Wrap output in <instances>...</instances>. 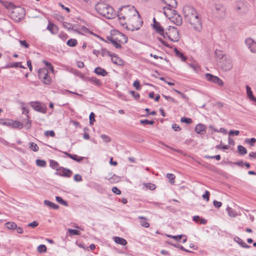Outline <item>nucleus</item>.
<instances>
[{
    "instance_id": "obj_1",
    "label": "nucleus",
    "mask_w": 256,
    "mask_h": 256,
    "mask_svg": "<svg viewBox=\"0 0 256 256\" xmlns=\"http://www.w3.org/2000/svg\"><path fill=\"white\" fill-rule=\"evenodd\" d=\"M118 17L120 20V22L122 25L124 24L123 22L122 21V20H130L132 18L138 21V24L136 26H132V28L127 26L128 29L132 31L138 30L143 23L142 21L140 20L138 12L134 6H125L120 8L118 12Z\"/></svg>"
},
{
    "instance_id": "obj_2",
    "label": "nucleus",
    "mask_w": 256,
    "mask_h": 256,
    "mask_svg": "<svg viewBox=\"0 0 256 256\" xmlns=\"http://www.w3.org/2000/svg\"><path fill=\"white\" fill-rule=\"evenodd\" d=\"M95 8L98 14L108 19H112L116 16L114 8L105 3L98 2Z\"/></svg>"
},
{
    "instance_id": "obj_3",
    "label": "nucleus",
    "mask_w": 256,
    "mask_h": 256,
    "mask_svg": "<svg viewBox=\"0 0 256 256\" xmlns=\"http://www.w3.org/2000/svg\"><path fill=\"white\" fill-rule=\"evenodd\" d=\"M165 34L172 42H178L180 39L179 32L178 29L174 26H170Z\"/></svg>"
},
{
    "instance_id": "obj_4",
    "label": "nucleus",
    "mask_w": 256,
    "mask_h": 256,
    "mask_svg": "<svg viewBox=\"0 0 256 256\" xmlns=\"http://www.w3.org/2000/svg\"><path fill=\"white\" fill-rule=\"evenodd\" d=\"M38 76L39 79L45 84L48 85L52 82V78L48 75L47 68H42L39 69L38 70Z\"/></svg>"
},
{
    "instance_id": "obj_5",
    "label": "nucleus",
    "mask_w": 256,
    "mask_h": 256,
    "mask_svg": "<svg viewBox=\"0 0 256 256\" xmlns=\"http://www.w3.org/2000/svg\"><path fill=\"white\" fill-rule=\"evenodd\" d=\"M191 25L192 27L196 30L200 31L202 28V22L199 15H196L194 17L187 21Z\"/></svg>"
},
{
    "instance_id": "obj_6",
    "label": "nucleus",
    "mask_w": 256,
    "mask_h": 256,
    "mask_svg": "<svg viewBox=\"0 0 256 256\" xmlns=\"http://www.w3.org/2000/svg\"><path fill=\"white\" fill-rule=\"evenodd\" d=\"M24 14V10L23 8L20 6L14 7L11 12V17L16 21H19Z\"/></svg>"
},
{
    "instance_id": "obj_7",
    "label": "nucleus",
    "mask_w": 256,
    "mask_h": 256,
    "mask_svg": "<svg viewBox=\"0 0 256 256\" xmlns=\"http://www.w3.org/2000/svg\"><path fill=\"white\" fill-rule=\"evenodd\" d=\"M215 16L218 18H224L226 14V9L225 7L221 4H216L213 10Z\"/></svg>"
},
{
    "instance_id": "obj_8",
    "label": "nucleus",
    "mask_w": 256,
    "mask_h": 256,
    "mask_svg": "<svg viewBox=\"0 0 256 256\" xmlns=\"http://www.w3.org/2000/svg\"><path fill=\"white\" fill-rule=\"evenodd\" d=\"M235 9L236 12L240 14H246L249 10L248 4L244 2H238L236 4Z\"/></svg>"
},
{
    "instance_id": "obj_9",
    "label": "nucleus",
    "mask_w": 256,
    "mask_h": 256,
    "mask_svg": "<svg viewBox=\"0 0 256 256\" xmlns=\"http://www.w3.org/2000/svg\"><path fill=\"white\" fill-rule=\"evenodd\" d=\"M183 12L186 21L190 19L191 18L194 17V16L198 14L195 9L189 6H186L184 7Z\"/></svg>"
},
{
    "instance_id": "obj_10",
    "label": "nucleus",
    "mask_w": 256,
    "mask_h": 256,
    "mask_svg": "<svg viewBox=\"0 0 256 256\" xmlns=\"http://www.w3.org/2000/svg\"><path fill=\"white\" fill-rule=\"evenodd\" d=\"M30 105L36 112L42 114L46 112L47 108L44 104L39 102H32Z\"/></svg>"
},
{
    "instance_id": "obj_11",
    "label": "nucleus",
    "mask_w": 256,
    "mask_h": 256,
    "mask_svg": "<svg viewBox=\"0 0 256 256\" xmlns=\"http://www.w3.org/2000/svg\"><path fill=\"white\" fill-rule=\"evenodd\" d=\"M219 66L224 71L229 70L232 67V60L230 59H226V57L224 58V56H222V60L219 62Z\"/></svg>"
},
{
    "instance_id": "obj_12",
    "label": "nucleus",
    "mask_w": 256,
    "mask_h": 256,
    "mask_svg": "<svg viewBox=\"0 0 256 256\" xmlns=\"http://www.w3.org/2000/svg\"><path fill=\"white\" fill-rule=\"evenodd\" d=\"M205 78L208 81L217 84L219 86H224V82L222 80L217 76L212 75L209 73H206L205 74Z\"/></svg>"
},
{
    "instance_id": "obj_13",
    "label": "nucleus",
    "mask_w": 256,
    "mask_h": 256,
    "mask_svg": "<svg viewBox=\"0 0 256 256\" xmlns=\"http://www.w3.org/2000/svg\"><path fill=\"white\" fill-rule=\"evenodd\" d=\"M245 43L252 52L256 53V42L251 38H248L245 40Z\"/></svg>"
},
{
    "instance_id": "obj_14",
    "label": "nucleus",
    "mask_w": 256,
    "mask_h": 256,
    "mask_svg": "<svg viewBox=\"0 0 256 256\" xmlns=\"http://www.w3.org/2000/svg\"><path fill=\"white\" fill-rule=\"evenodd\" d=\"M172 8H166V6L163 8L164 14L166 17L178 15V12L176 10H172Z\"/></svg>"
},
{
    "instance_id": "obj_15",
    "label": "nucleus",
    "mask_w": 256,
    "mask_h": 256,
    "mask_svg": "<svg viewBox=\"0 0 256 256\" xmlns=\"http://www.w3.org/2000/svg\"><path fill=\"white\" fill-rule=\"evenodd\" d=\"M72 174V172L70 170L66 168H64L62 167L60 170L59 172H56V174H57L67 178H70Z\"/></svg>"
},
{
    "instance_id": "obj_16",
    "label": "nucleus",
    "mask_w": 256,
    "mask_h": 256,
    "mask_svg": "<svg viewBox=\"0 0 256 256\" xmlns=\"http://www.w3.org/2000/svg\"><path fill=\"white\" fill-rule=\"evenodd\" d=\"M152 27L161 36H163L165 38V33L164 28L160 25V22H155V24H153Z\"/></svg>"
},
{
    "instance_id": "obj_17",
    "label": "nucleus",
    "mask_w": 256,
    "mask_h": 256,
    "mask_svg": "<svg viewBox=\"0 0 256 256\" xmlns=\"http://www.w3.org/2000/svg\"><path fill=\"white\" fill-rule=\"evenodd\" d=\"M111 60L112 62L118 66H122L124 64V61L120 58L114 54H112Z\"/></svg>"
},
{
    "instance_id": "obj_18",
    "label": "nucleus",
    "mask_w": 256,
    "mask_h": 256,
    "mask_svg": "<svg viewBox=\"0 0 256 256\" xmlns=\"http://www.w3.org/2000/svg\"><path fill=\"white\" fill-rule=\"evenodd\" d=\"M46 29L50 31L51 34H58V27L51 22H48V24L47 26Z\"/></svg>"
},
{
    "instance_id": "obj_19",
    "label": "nucleus",
    "mask_w": 256,
    "mask_h": 256,
    "mask_svg": "<svg viewBox=\"0 0 256 256\" xmlns=\"http://www.w3.org/2000/svg\"><path fill=\"white\" fill-rule=\"evenodd\" d=\"M4 124L6 125L12 126L13 128H17L18 129H21L24 127V124L22 122L18 121L4 122Z\"/></svg>"
},
{
    "instance_id": "obj_20",
    "label": "nucleus",
    "mask_w": 256,
    "mask_h": 256,
    "mask_svg": "<svg viewBox=\"0 0 256 256\" xmlns=\"http://www.w3.org/2000/svg\"><path fill=\"white\" fill-rule=\"evenodd\" d=\"M169 18L177 26H180L182 23V18L180 14L176 16H170Z\"/></svg>"
},
{
    "instance_id": "obj_21",
    "label": "nucleus",
    "mask_w": 256,
    "mask_h": 256,
    "mask_svg": "<svg viewBox=\"0 0 256 256\" xmlns=\"http://www.w3.org/2000/svg\"><path fill=\"white\" fill-rule=\"evenodd\" d=\"M116 32L117 36L116 38L118 42L122 43H126L128 41L127 36L119 32Z\"/></svg>"
},
{
    "instance_id": "obj_22",
    "label": "nucleus",
    "mask_w": 256,
    "mask_h": 256,
    "mask_svg": "<svg viewBox=\"0 0 256 256\" xmlns=\"http://www.w3.org/2000/svg\"><path fill=\"white\" fill-rule=\"evenodd\" d=\"M246 90L248 97L252 102H255L254 104L256 105V98L253 95L252 92L248 86H246Z\"/></svg>"
},
{
    "instance_id": "obj_23",
    "label": "nucleus",
    "mask_w": 256,
    "mask_h": 256,
    "mask_svg": "<svg viewBox=\"0 0 256 256\" xmlns=\"http://www.w3.org/2000/svg\"><path fill=\"white\" fill-rule=\"evenodd\" d=\"M234 240L238 244L242 247L248 248H250V246L248 245L244 240L238 236L234 238Z\"/></svg>"
},
{
    "instance_id": "obj_24",
    "label": "nucleus",
    "mask_w": 256,
    "mask_h": 256,
    "mask_svg": "<svg viewBox=\"0 0 256 256\" xmlns=\"http://www.w3.org/2000/svg\"><path fill=\"white\" fill-rule=\"evenodd\" d=\"M195 130L198 134H202L206 132V127L204 125L200 124L196 126Z\"/></svg>"
},
{
    "instance_id": "obj_25",
    "label": "nucleus",
    "mask_w": 256,
    "mask_h": 256,
    "mask_svg": "<svg viewBox=\"0 0 256 256\" xmlns=\"http://www.w3.org/2000/svg\"><path fill=\"white\" fill-rule=\"evenodd\" d=\"M94 72L98 75H100L102 76H106L108 74L104 69L100 67H96L94 69Z\"/></svg>"
},
{
    "instance_id": "obj_26",
    "label": "nucleus",
    "mask_w": 256,
    "mask_h": 256,
    "mask_svg": "<svg viewBox=\"0 0 256 256\" xmlns=\"http://www.w3.org/2000/svg\"><path fill=\"white\" fill-rule=\"evenodd\" d=\"M44 202L45 206H48L50 208L58 210L59 208L58 205L48 200H44Z\"/></svg>"
},
{
    "instance_id": "obj_27",
    "label": "nucleus",
    "mask_w": 256,
    "mask_h": 256,
    "mask_svg": "<svg viewBox=\"0 0 256 256\" xmlns=\"http://www.w3.org/2000/svg\"><path fill=\"white\" fill-rule=\"evenodd\" d=\"M64 154L66 155H67L69 158L77 162H80L84 158V157L78 156L76 154H72L67 152H65Z\"/></svg>"
},
{
    "instance_id": "obj_28",
    "label": "nucleus",
    "mask_w": 256,
    "mask_h": 256,
    "mask_svg": "<svg viewBox=\"0 0 256 256\" xmlns=\"http://www.w3.org/2000/svg\"><path fill=\"white\" fill-rule=\"evenodd\" d=\"M138 218L142 220L140 221V224L141 226L144 228H148L150 226L149 223L147 222L148 219L142 216H139Z\"/></svg>"
},
{
    "instance_id": "obj_29",
    "label": "nucleus",
    "mask_w": 256,
    "mask_h": 256,
    "mask_svg": "<svg viewBox=\"0 0 256 256\" xmlns=\"http://www.w3.org/2000/svg\"><path fill=\"white\" fill-rule=\"evenodd\" d=\"M192 220L196 223L202 224H205L206 223V220L203 218H200L198 216H195L193 217Z\"/></svg>"
},
{
    "instance_id": "obj_30",
    "label": "nucleus",
    "mask_w": 256,
    "mask_h": 256,
    "mask_svg": "<svg viewBox=\"0 0 256 256\" xmlns=\"http://www.w3.org/2000/svg\"><path fill=\"white\" fill-rule=\"evenodd\" d=\"M50 162V166L52 168L56 170L57 171H58L61 169L59 166V164L56 161L51 160Z\"/></svg>"
},
{
    "instance_id": "obj_31",
    "label": "nucleus",
    "mask_w": 256,
    "mask_h": 256,
    "mask_svg": "<svg viewBox=\"0 0 256 256\" xmlns=\"http://www.w3.org/2000/svg\"><path fill=\"white\" fill-rule=\"evenodd\" d=\"M105 178L108 180L112 184L117 182L120 180V177L114 174L109 178Z\"/></svg>"
},
{
    "instance_id": "obj_32",
    "label": "nucleus",
    "mask_w": 256,
    "mask_h": 256,
    "mask_svg": "<svg viewBox=\"0 0 256 256\" xmlns=\"http://www.w3.org/2000/svg\"><path fill=\"white\" fill-rule=\"evenodd\" d=\"M174 52L176 56L180 58L182 61H186L187 59V58L184 56V54L180 52L176 48H174Z\"/></svg>"
},
{
    "instance_id": "obj_33",
    "label": "nucleus",
    "mask_w": 256,
    "mask_h": 256,
    "mask_svg": "<svg viewBox=\"0 0 256 256\" xmlns=\"http://www.w3.org/2000/svg\"><path fill=\"white\" fill-rule=\"evenodd\" d=\"M114 242L116 244H121L122 246H125L127 244V242L125 239L118 236H116L114 238Z\"/></svg>"
},
{
    "instance_id": "obj_34",
    "label": "nucleus",
    "mask_w": 256,
    "mask_h": 256,
    "mask_svg": "<svg viewBox=\"0 0 256 256\" xmlns=\"http://www.w3.org/2000/svg\"><path fill=\"white\" fill-rule=\"evenodd\" d=\"M6 226L10 230H15L16 228V224L12 222H8L5 224Z\"/></svg>"
},
{
    "instance_id": "obj_35",
    "label": "nucleus",
    "mask_w": 256,
    "mask_h": 256,
    "mask_svg": "<svg viewBox=\"0 0 256 256\" xmlns=\"http://www.w3.org/2000/svg\"><path fill=\"white\" fill-rule=\"evenodd\" d=\"M229 216L231 217H236L237 215L236 212L232 208L228 206L226 209Z\"/></svg>"
},
{
    "instance_id": "obj_36",
    "label": "nucleus",
    "mask_w": 256,
    "mask_h": 256,
    "mask_svg": "<svg viewBox=\"0 0 256 256\" xmlns=\"http://www.w3.org/2000/svg\"><path fill=\"white\" fill-rule=\"evenodd\" d=\"M20 64V62H14L7 64L4 68H18Z\"/></svg>"
},
{
    "instance_id": "obj_37",
    "label": "nucleus",
    "mask_w": 256,
    "mask_h": 256,
    "mask_svg": "<svg viewBox=\"0 0 256 256\" xmlns=\"http://www.w3.org/2000/svg\"><path fill=\"white\" fill-rule=\"evenodd\" d=\"M238 150L239 154L242 156L246 154L247 152L246 149L242 145H238Z\"/></svg>"
},
{
    "instance_id": "obj_38",
    "label": "nucleus",
    "mask_w": 256,
    "mask_h": 256,
    "mask_svg": "<svg viewBox=\"0 0 256 256\" xmlns=\"http://www.w3.org/2000/svg\"><path fill=\"white\" fill-rule=\"evenodd\" d=\"M78 44V42L76 39L71 38L68 40L66 42V44L70 46H74Z\"/></svg>"
},
{
    "instance_id": "obj_39",
    "label": "nucleus",
    "mask_w": 256,
    "mask_h": 256,
    "mask_svg": "<svg viewBox=\"0 0 256 256\" xmlns=\"http://www.w3.org/2000/svg\"><path fill=\"white\" fill-rule=\"evenodd\" d=\"M36 165L40 167L44 168L46 166V162L43 160L38 159L36 161Z\"/></svg>"
},
{
    "instance_id": "obj_40",
    "label": "nucleus",
    "mask_w": 256,
    "mask_h": 256,
    "mask_svg": "<svg viewBox=\"0 0 256 256\" xmlns=\"http://www.w3.org/2000/svg\"><path fill=\"white\" fill-rule=\"evenodd\" d=\"M56 200L60 204L64 205V206H68V202L64 200L61 197L59 196H56Z\"/></svg>"
},
{
    "instance_id": "obj_41",
    "label": "nucleus",
    "mask_w": 256,
    "mask_h": 256,
    "mask_svg": "<svg viewBox=\"0 0 256 256\" xmlns=\"http://www.w3.org/2000/svg\"><path fill=\"white\" fill-rule=\"evenodd\" d=\"M154 120H140V123L143 125L150 124L152 125L154 124Z\"/></svg>"
},
{
    "instance_id": "obj_42",
    "label": "nucleus",
    "mask_w": 256,
    "mask_h": 256,
    "mask_svg": "<svg viewBox=\"0 0 256 256\" xmlns=\"http://www.w3.org/2000/svg\"><path fill=\"white\" fill-rule=\"evenodd\" d=\"M90 82L96 86H100L102 84L100 80L95 77H92Z\"/></svg>"
},
{
    "instance_id": "obj_43",
    "label": "nucleus",
    "mask_w": 256,
    "mask_h": 256,
    "mask_svg": "<svg viewBox=\"0 0 256 256\" xmlns=\"http://www.w3.org/2000/svg\"><path fill=\"white\" fill-rule=\"evenodd\" d=\"M63 26L68 30H73L74 28V26L72 24L67 22H63Z\"/></svg>"
},
{
    "instance_id": "obj_44",
    "label": "nucleus",
    "mask_w": 256,
    "mask_h": 256,
    "mask_svg": "<svg viewBox=\"0 0 256 256\" xmlns=\"http://www.w3.org/2000/svg\"><path fill=\"white\" fill-rule=\"evenodd\" d=\"M100 54L102 56H112V54H110V52H108L105 48L101 49Z\"/></svg>"
},
{
    "instance_id": "obj_45",
    "label": "nucleus",
    "mask_w": 256,
    "mask_h": 256,
    "mask_svg": "<svg viewBox=\"0 0 256 256\" xmlns=\"http://www.w3.org/2000/svg\"><path fill=\"white\" fill-rule=\"evenodd\" d=\"M68 232L70 233V235H80V231L76 230H73L69 228L68 229Z\"/></svg>"
},
{
    "instance_id": "obj_46",
    "label": "nucleus",
    "mask_w": 256,
    "mask_h": 256,
    "mask_svg": "<svg viewBox=\"0 0 256 256\" xmlns=\"http://www.w3.org/2000/svg\"><path fill=\"white\" fill-rule=\"evenodd\" d=\"M204 158H207V159L215 158L217 160H220V154H218V155H216V156H208V155H206V156H204Z\"/></svg>"
},
{
    "instance_id": "obj_47",
    "label": "nucleus",
    "mask_w": 256,
    "mask_h": 256,
    "mask_svg": "<svg viewBox=\"0 0 256 256\" xmlns=\"http://www.w3.org/2000/svg\"><path fill=\"white\" fill-rule=\"evenodd\" d=\"M100 137L103 140L104 142H110L111 141L110 138L106 134H102Z\"/></svg>"
},
{
    "instance_id": "obj_48",
    "label": "nucleus",
    "mask_w": 256,
    "mask_h": 256,
    "mask_svg": "<svg viewBox=\"0 0 256 256\" xmlns=\"http://www.w3.org/2000/svg\"><path fill=\"white\" fill-rule=\"evenodd\" d=\"M167 8H174L177 6V2L176 0H171L169 4H168Z\"/></svg>"
},
{
    "instance_id": "obj_49",
    "label": "nucleus",
    "mask_w": 256,
    "mask_h": 256,
    "mask_svg": "<svg viewBox=\"0 0 256 256\" xmlns=\"http://www.w3.org/2000/svg\"><path fill=\"white\" fill-rule=\"evenodd\" d=\"M46 248L44 244H40L38 247V251L40 252H46Z\"/></svg>"
},
{
    "instance_id": "obj_50",
    "label": "nucleus",
    "mask_w": 256,
    "mask_h": 256,
    "mask_svg": "<svg viewBox=\"0 0 256 256\" xmlns=\"http://www.w3.org/2000/svg\"><path fill=\"white\" fill-rule=\"evenodd\" d=\"M180 121L182 122H185L188 124H190L192 122V120L190 118H188L186 117H182L181 118Z\"/></svg>"
},
{
    "instance_id": "obj_51",
    "label": "nucleus",
    "mask_w": 256,
    "mask_h": 256,
    "mask_svg": "<svg viewBox=\"0 0 256 256\" xmlns=\"http://www.w3.org/2000/svg\"><path fill=\"white\" fill-rule=\"evenodd\" d=\"M244 142L247 144H253L256 142V139L254 138H246Z\"/></svg>"
},
{
    "instance_id": "obj_52",
    "label": "nucleus",
    "mask_w": 256,
    "mask_h": 256,
    "mask_svg": "<svg viewBox=\"0 0 256 256\" xmlns=\"http://www.w3.org/2000/svg\"><path fill=\"white\" fill-rule=\"evenodd\" d=\"M95 115L92 112L89 116V119H90V124L92 125L94 124V122L95 121L94 119Z\"/></svg>"
},
{
    "instance_id": "obj_53",
    "label": "nucleus",
    "mask_w": 256,
    "mask_h": 256,
    "mask_svg": "<svg viewBox=\"0 0 256 256\" xmlns=\"http://www.w3.org/2000/svg\"><path fill=\"white\" fill-rule=\"evenodd\" d=\"M175 247L180 249L182 250H183L184 252H192L190 250H188L186 249L182 246L180 244H177V245H174Z\"/></svg>"
},
{
    "instance_id": "obj_54",
    "label": "nucleus",
    "mask_w": 256,
    "mask_h": 256,
    "mask_svg": "<svg viewBox=\"0 0 256 256\" xmlns=\"http://www.w3.org/2000/svg\"><path fill=\"white\" fill-rule=\"evenodd\" d=\"M133 86L136 88V89L138 90H140V82L138 80H136Z\"/></svg>"
},
{
    "instance_id": "obj_55",
    "label": "nucleus",
    "mask_w": 256,
    "mask_h": 256,
    "mask_svg": "<svg viewBox=\"0 0 256 256\" xmlns=\"http://www.w3.org/2000/svg\"><path fill=\"white\" fill-rule=\"evenodd\" d=\"M22 46H23L25 48H28L30 46V44L26 42V40H20L19 41Z\"/></svg>"
},
{
    "instance_id": "obj_56",
    "label": "nucleus",
    "mask_w": 256,
    "mask_h": 256,
    "mask_svg": "<svg viewBox=\"0 0 256 256\" xmlns=\"http://www.w3.org/2000/svg\"><path fill=\"white\" fill-rule=\"evenodd\" d=\"M58 36L60 39H62L64 41L66 40V39L68 38V35L64 32H60Z\"/></svg>"
},
{
    "instance_id": "obj_57",
    "label": "nucleus",
    "mask_w": 256,
    "mask_h": 256,
    "mask_svg": "<svg viewBox=\"0 0 256 256\" xmlns=\"http://www.w3.org/2000/svg\"><path fill=\"white\" fill-rule=\"evenodd\" d=\"M38 225V222L37 221H33L32 222L29 223L27 226H28L31 227L32 228H35Z\"/></svg>"
},
{
    "instance_id": "obj_58",
    "label": "nucleus",
    "mask_w": 256,
    "mask_h": 256,
    "mask_svg": "<svg viewBox=\"0 0 256 256\" xmlns=\"http://www.w3.org/2000/svg\"><path fill=\"white\" fill-rule=\"evenodd\" d=\"M215 148L216 149H222L226 150L229 148V145H216Z\"/></svg>"
},
{
    "instance_id": "obj_59",
    "label": "nucleus",
    "mask_w": 256,
    "mask_h": 256,
    "mask_svg": "<svg viewBox=\"0 0 256 256\" xmlns=\"http://www.w3.org/2000/svg\"><path fill=\"white\" fill-rule=\"evenodd\" d=\"M162 96L166 100H169L170 102H174L175 104H177V102L173 98H172L170 96H166V95H164V94H162Z\"/></svg>"
},
{
    "instance_id": "obj_60",
    "label": "nucleus",
    "mask_w": 256,
    "mask_h": 256,
    "mask_svg": "<svg viewBox=\"0 0 256 256\" xmlns=\"http://www.w3.org/2000/svg\"><path fill=\"white\" fill-rule=\"evenodd\" d=\"M130 93L132 96L136 99L138 100L140 98V94L138 93L135 92L134 91L131 90Z\"/></svg>"
},
{
    "instance_id": "obj_61",
    "label": "nucleus",
    "mask_w": 256,
    "mask_h": 256,
    "mask_svg": "<svg viewBox=\"0 0 256 256\" xmlns=\"http://www.w3.org/2000/svg\"><path fill=\"white\" fill-rule=\"evenodd\" d=\"M202 198L206 200V201L209 200L210 192L208 190H206L204 194L202 195Z\"/></svg>"
},
{
    "instance_id": "obj_62",
    "label": "nucleus",
    "mask_w": 256,
    "mask_h": 256,
    "mask_svg": "<svg viewBox=\"0 0 256 256\" xmlns=\"http://www.w3.org/2000/svg\"><path fill=\"white\" fill-rule=\"evenodd\" d=\"M118 40L116 38V39L114 40V41H112V44H113V45L116 47V48H120L122 46H121V45L119 43H118Z\"/></svg>"
},
{
    "instance_id": "obj_63",
    "label": "nucleus",
    "mask_w": 256,
    "mask_h": 256,
    "mask_svg": "<svg viewBox=\"0 0 256 256\" xmlns=\"http://www.w3.org/2000/svg\"><path fill=\"white\" fill-rule=\"evenodd\" d=\"M214 206L216 208H220L222 206V202L216 200L213 201Z\"/></svg>"
},
{
    "instance_id": "obj_64",
    "label": "nucleus",
    "mask_w": 256,
    "mask_h": 256,
    "mask_svg": "<svg viewBox=\"0 0 256 256\" xmlns=\"http://www.w3.org/2000/svg\"><path fill=\"white\" fill-rule=\"evenodd\" d=\"M74 180L76 182H80L82 180V178L78 174H75L74 176Z\"/></svg>"
}]
</instances>
